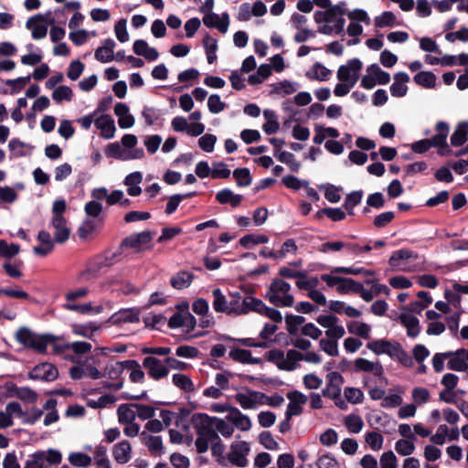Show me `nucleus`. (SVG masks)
Listing matches in <instances>:
<instances>
[{"label":"nucleus","instance_id":"52","mask_svg":"<svg viewBox=\"0 0 468 468\" xmlns=\"http://www.w3.org/2000/svg\"><path fill=\"white\" fill-rule=\"evenodd\" d=\"M468 134V122H462L456 126L452 137L451 143L453 146H461L466 141Z\"/></svg>","mask_w":468,"mask_h":468},{"label":"nucleus","instance_id":"47","mask_svg":"<svg viewBox=\"0 0 468 468\" xmlns=\"http://www.w3.org/2000/svg\"><path fill=\"white\" fill-rule=\"evenodd\" d=\"M263 116L266 120V122L263 124L262 129L267 134L275 133L279 128L278 118L274 111L266 109L263 111Z\"/></svg>","mask_w":468,"mask_h":468},{"label":"nucleus","instance_id":"18","mask_svg":"<svg viewBox=\"0 0 468 468\" xmlns=\"http://www.w3.org/2000/svg\"><path fill=\"white\" fill-rule=\"evenodd\" d=\"M235 400L243 410H257L261 407L262 392L245 389L235 394Z\"/></svg>","mask_w":468,"mask_h":468},{"label":"nucleus","instance_id":"26","mask_svg":"<svg viewBox=\"0 0 468 468\" xmlns=\"http://www.w3.org/2000/svg\"><path fill=\"white\" fill-rule=\"evenodd\" d=\"M227 420L231 422L238 430L242 431H249L252 427V422L250 417L243 414L238 408L230 410L229 414L227 415Z\"/></svg>","mask_w":468,"mask_h":468},{"label":"nucleus","instance_id":"43","mask_svg":"<svg viewBox=\"0 0 468 468\" xmlns=\"http://www.w3.org/2000/svg\"><path fill=\"white\" fill-rule=\"evenodd\" d=\"M339 132L333 127H324L323 125H316L314 127V143L321 144L326 138H337Z\"/></svg>","mask_w":468,"mask_h":468},{"label":"nucleus","instance_id":"37","mask_svg":"<svg viewBox=\"0 0 468 468\" xmlns=\"http://www.w3.org/2000/svg\"><path fill=\"white\" fill-rule=\"evenodd\" d=\"M133 48L136 55L143 56L149 61H154L159 57L158 51L154 48L149 47L147 42L142 39L134 41Z\"/></svg>","mask_w":468,"mask_h":468},{"label":"nucleus","instance_id":"49","mask_svg":"<svg viewBox=\"0 0 468 468\" xmlns=\"http://www.w3.org/2000/svg\"><path fill=\"white\" fill-rule=\"evenodd\" d=\"M418 297H425L424 302H413L409 306H405L402 308L403 312H408L410 314L416 313L420 314L423 309H425L429 304L431 303L432 298L427 292L420 291L418 292Z\"/></svg>","mask_w":468,"mask_h":468},{"label":"nucleus","instance_id":"46","mask_svg":"<svg viewBox=\"0 0 468 468\" xmlns=\"http://www.w3.org/2000/svg\"><path fill=\"white\" fill-rule=\"evenodd\" d=\"M118 421L121 424L133 422L136 419L134 404H122L117 409Z\"/></svg>","mask_w":468,"mask_h":468},{"label":"nucleus","instance_id":"21","mask_svg":"<svg viewBox=\"0 0 468 468\" xmlns=\"http://www.w3.org/2000/svg\"><path fill=\"white\" fill-rule=\"evenodd\" d=\"M399 345L387 339H375L367 344V348L378 356L388 355L392 357Z\"/></svg>","mask_w":468,"mask_h":468},{"label":"nucleus","instance_id":"16","mask_svg":"<svg viewBox=\"0 0 468 468\" xmlns=\"http://www.w3.org/2000/svg\"><path fill=\"white\" fill-rule=\"evenodd\" d=\"M317 324L325 329V336L341 339L346 335V330L339 324V319L333 314H321L316 318Z\"/></svg>","mask_w":468,"mask_h":468},{"label":"nucleus","instance_id":"57","mask_svg":"<svg viewBox=\"0 0 468 468\" xmlns=\"http://www.w3.org/2000/svg\"><path fill=\"white\" fill-rule=\"evenodd\" d=\"M396 16L390 11H385L374 18V25L378 28L392 27L396 26Z\"/></svg>","mask_w":468,"mask_h":468},{"label":"nucleus","instance_id":"41","mask_svg":"<svg viewBox=\"0 0 468 468\" xmlns=\"http://www.w3.org/2000/svg\"><path fill=\"white\" fill-rule=\"evenodd\" d=\"M100 329L97 323L90 322L87 324H71L72 333L76 335L85 338H91L95 332Z\"/></svg>","mask_w":468,"mask_h":468},{"label":"nucleus","instance_id":"53","mask_svg":"<svg viewBox=\"0 0 468 468\" xmlns=\"http://www.w3.org/2000/svg\"><path fill=\"white\" fill-rule=\"evenodd\" d=\"M403 391L400 389L390 391L388 395H385L381 401V407L385 409H393L400 406L403 402L402 399Z\"/></svg>","mask_w":468,"mask_h":468},{"label":"nucleus","instance_id":"45","mask_svg":"<svg viewBox=\"0 0 468 468\" xmlns=\"http://www.w3.org/2000/svg\"><path fill=\"white\" fill-rule=\"evenodd\" d=\"M8 148L16 157L29 155L33 147L18 139H12L8 144Z\"/></svg>","mask_w":468,"mask_h":468},{"label":"nucleus","instance_id":"30","mask_svg":"<svg viewBox=\"0 0 468 468\" xmlns=\"http://www.w3.org/2000/svg\"><path fill=\"white\" fill-rule=\"evenodd\" d=\"M410 76L406 72H398L394 75V82L390 86V93L393 97H404L408 92L407 83Z\"/></svg>","mask_w":468,"mask_h":468},{"label":"nucleus","instance_id":"58","mask_svg":"<svg viewBox=\"0 0 468 468\" xmlns=\"http://www.w3.org/2000/svg\"><path fill=\"white\" fill-rule=\"evenodd\" d=\"M144 443L153 455L159 456L164 453L163 441L160 436L148 435L145 437Z\"/></svg>","mask_w":468,"mask_h":468},{"label":"nucleus","instance_id":"13","mask_svg":"<svg viewBox=\"0 0 468 468\" xmlns=\"http://www.w3.org/2000/svg\"><path fill=\"white\" fill-rule=\"evenodd\" d=\"M250 452L249 442L244 441L231 443L227 458L229 462L237 467H245L248 464V455Z\"/></svg>","mask_w":468,"mask_h":468},{"label":"nucleus","instance_id":"23","mask_svg":"<svg viewBox=\"0 0 468 468\" xmlns=\"http://www.w3.org/2000/svg\"><path fill=\"white\" fill-rule=\"evenodd\" d=\"M49 226L53 229L55 241L62 243L69 239L70 229L64 217H52Z\"/></svg>","mask_w":468,"mask_h":468},{"label":"nucleus","instance_id":"24","mask_svg":"<svg viewBox=\"0 0 468 468\" xmlns=\"http://www.w3.org/2000/svg\"><path fill=\"white\" fill-rule=\"evenodd\" d=\"M153 236L154 233L148 230L134 233L127 237L122 241V245L139 251L144 245L152 240Z\"/></svg>","mask_w":468,"mask_h":468},{"label":"nucleus","instance_id":"2","mask_svg":"<svg viewBox=\"0 0 468 468\" xmlns=\"http://www.w3.org/2000/svg\"><path fill=\"white\" fill-rule=\"evenodd\" d=\"M16 340L23 346L32 348L38 353H46L48 346L55 353H59L58 338L50 334L37 335L27 327H21L16 334Z\"/></svg>","mask_w":468,"mask_h":468},{"label":"nucleus","instance_id":"44","mask_svg":"<svg viewBox=\"0 0 468 468\" xmlns=\"http://www.w3.org/2000/svg\"><path fill=\"white\" fill-rule=\"evenodd\" d=\"M216 199L220 204H230L232 207H237L242 200V197L240 195L235 194L229 188H225L217 193Z\"/></svg>","mask_w":468,"mask_h":468},{"label":"nucleus","instance_id":"38","mask_svg":"<svg viewBox=\"0 0 468 468\" xmlns=\"http://www.w3.org/2000/svg\"><path fill=\"white\" fill-rule=\"evenodd\" d=\"M305 76L309 80L326 81L331 78L332 71L323 64L316 62L306 71Z\"/></svg>","mask_w":468,"mask_h":468},{"label":"nucleus","instance_id":"64","mask_svg":"<svg viewBox=\"0 0 468 468\" xmlns=\"http://www.w3.org/2000/svg\"><path fill=\"white\" fill-rule=\"evenodd\" d=\"M96 32H89L85 29L73 30L69 34V39L77 46H80L88 42L90 37H95Z\"/></svg>","mask_w":468,"mask_h":468},{"label":"nucleus","instance_id":"3","mask_svg":"<svg viewBox=\"0 0 468 468\" xmlns=\"http://www.w3.org/2000/svg\"><path fill=\"white\" fill-rule=\"evenodd\" d=\"M213 295V308L218 313H225L229 315H242L244 309H242V297L239 292H230L225 296L220 289H214Z\"/></svg>","mask_w":468,"mask_h":468},{"label":"nucleus","instance_id":"48","mask_svg":"<svg viewBox=\"0 0 468 468\" xmlns=\"http://www.w3.org/2000/svg\"><path fill=\"white\" fill-rule=\"evenodd\" d=\"M63 308L69 311H75L81 314H101L103 310L102 306H92L90 303L75 304L73 303H65Z\"/></svg>","mask_w":468,"mask_h":468},{"label":"nucleus","instance_id":"25","mask_svg":"<svg viewBox=\"0 0 468 468\" xmlns=\"http://www.w3.org/2000/svg\"><path fill=\"white\" fill-rule=\"evenodd\" d=\"M399 320L400 324L407 329L408 336L415 338L420 335V320L413 314L402 312L399 316Z\"/></svg>","mask_w":468,"mask_h":468},{"label":"nucleus","instance_id":"32","mask_svg":"<svg viewBox=\"0 0 468 468\" xmlns=\"http://www.w3.org/2000/svg\"><path fill=\"white\" fill-rule=\"evenodd\" d=\"M346 329L350 335H356L363 339H369L371 336V325L361 320L347 321Z\"/></svg>","mask_w":468,"mask_h":468},{"label":"nucleus","instance_id":"63","mask_svg":"<svg viewBox=\"0 0 468 468\" xmlns=\"http://www.w3.org/2000/svg\"><path fill=\"white\" fill-rule=\"evenodd\" d=\"M319 280L316 277L308 278L305 273L300 272L296 277V286L301 290H307L308 292L318 286Z\"/></svg>","mask_w":468,"mask_h":468},{"label":"nucleus","instance_id":"10","mask_svg":"<svg viewBox=\"0 0 468 468\" xmlns=\"http://www.w3.org/2000/svg\"><path fill=\"white\" fill-rule=\"evenodd\" d=\"M338 5L328 10V16L325 24L318 27V32L324 35L341 34L346 25L345 19L342 17V12L338 14Z\"/></svg>","mask_w":468,"mask_h":468},{"label":"nucleus","instance_id":"56","mask_svg":"<svg viewBox=\"0 0 468 468\" xmlns=\"http://www.w3.org/2000/svg\"><path fill=\"white\" fill-rule=\"evenodd\" d=\"M436 76L431 71H420L414 76V81L426 89H432L436 86Z\"/></svg>","mask_w":468,"mask_h":468},{"label":"nucleus","instance_id":"5","mask_svg":"<svg viewBox=\"0 0 468 468\" xmlns=\"http://www.w3.org/2000/svg\"><path fill=\"white\" fill-rule=\"evenodd\" d=\"M60 451L53 448L40 450L29 455L25 463L24 468H48L58 466L62 462Z\"/></svg>","mask_w":468,"mask_h":468},{"label":"nucleus","instance_id":"50","mask_svg":"<svg viewBox=\"0 0 468 468\" xmlns=\"http://www.w3.org/2000/svg\"><path fill=\"white\" fill-rule=\"evenodd\" d=\"M303 354L291 349L286 354L283 353L282 369L292 371L298 366V362L302 360Z\"/></svg>","mask_w":468,"mask_h":468},{"label":"nucleus","instance_id":"14","mask_svg":"<svg viewBox=\"0 0 468 468\" xmlns=\"http://www.w3.org/2000/svg\"><path fill=\"white\" fill-rule=\"evenodd\" d=\"M52 23L53 20H48V15L37 14L26 21V28L30 31L33 39L40 40L46 37L48 27Z\"/></svg>","mask_w":468,"mask_h":468},{"label":"nucleus","instance_id":"40","mask_svg":"<svg viewBox=\"0 0 468 468\" xmlns=\"http://www.w3.org/2000/svg\"><path fill=\"white\" fill-rule=\"evenodd\" d=\"M229 356L234 361L242 364L255 365L261 363L260 358L253 357L251 352L246 349L234 348L230 350Z\"/></svg>","mask_w":468,"mask_h":468},{"label":"nucleus","instance_id":"1","mask_svg":"<svg viewBox=\"0 0 468 468\" xmlns=\"http://www.w3.org/2000/svg\"><path fill=\"white\" fill-rule=\"evenodd\" d=\"M339 274L374 276L376 274L373 270L356 267H333L329 273L321 275V280L330 288H335L340 294L355 293L358 285V282L352 278L342 277Z\"/></svg>","mask_w":468,"mask_h":468},{"label":"nucleus","instance_id":"51","mask_svg":"<svg viewBox=\"0 0 468 468\" xmlns=\"http://www.w3.org/2000/svg\"><path fill=\"white\" fill-rule=\"evenodd\" d=\"M355 367L356 370L370 372L375 375H379L382 372V367L379 363H375L362 357L356 359Z\"/></svg>","mask_w":468,"mask_h":468},{"label":"nucleus","instance_id":"62","mask_svg":"<svg viewBox=\"0 0 468 468\" xmlns=\"http://www.w3.org/2000/svg\"><path fill=\"white\" fill-rule=\"evenodd\" d=\"M415 449L412 439H400L395 442V451L401 456H410Z\"/></svg>","mask_w":468,"mask_h":468},{"label":"nucleus","instance_id":"36","mask_svg":"<svg viewBox=\"0 0 468 468\" xmlns=\"http://www.w3.org/2000/svg\"><path fill=\"white\" fill-rule=\"evenodd\" d=\"M37 239L39 244L33 249L35 254L39 256H46L52 251L54 248V241L51 238V235L48 231H39Z\"/></svg>","mask_w":468,"mask_h":468},{"label":"nucleus","instance_id":"7","mask_svg":"<svg viewBox=\"0 0 468 468\" xmlns=\"http://www.w3.org/2000/svg\"><path fill=\"white\" fill-rule=\"evenodd\" d=\"M197 325L196 318L189 313V304L182 302L176 305V312L170 317L168 326L172 329L183 328L189 333Z\"/></svg>","mask_w":468,"mask_h":468},{"label":"nucleus","instance_id":"11","mask_svg":"<svg viewBox=\"0 0 468 468\" xmlns=\"http://www.w3.org/2000/svg\"><path fill=\"white\" fill-rule=\"evenodd\" d=\"M390 81V75L382 70L377 64L367 68V74L361 80V86L364 89L371 90L377 84L385 85Z\"/></svg>","mask_w":468,"mask_h":468},{"label":"nucleus","instance_id":"15","mask_svg":"<svg viewBox=\"0 0 468 468\" xmlns=\"http://www.w3.org/2000/svg\"><path fill=\"white\" fill-rule=\"evenodd\" d=\"M105 154L107 157H112L122 161H129L144 158V151L142 148L125 150L122 144L118 143H112L107 145Z\"/></svg>","mask_w":468,"mask_h":468},{"label":"nucleus","instance_id":"39","mask_svg":"<svg viewBox=\"0 0 468 468\" xmlns=\"http://www.w3.org/2000/svg\"><path fill=\"white\" fill-rule=\"evenodd\" d=\"M143 180L141 172H133L129 174L124 179V185L128 187L127 192L132 197H137L142 193L140 184Z\"/></svg>","mask_w":468,"mask_h":468},{"label":"nucleus","instance_id":"8","mask_svg":"<svg viewBox=\"0 0 468 468\" xmlns=\"http://www.w3.org/2000/svg\"><path fill=\"white\" fill-rule=\"evenodd\" d=\"M343 383L344 378L338 372H330L326 376V385L322 390L324 397L333 399L335 404L341 409L345 408V402L341 399Z\"/></svg>","mask_w":468,"mask_h":468},{"label":"nucleus","instance_id":"20","mask_svg":"<svg viewBox=\"0 0 468 468\" xmlns=\"http://www.w3.org/2000/svg\"><path fill=\"white\" fill-rule=\"evenodd\" d=\"M58 377L57 368L49 363L37 365L30 372L29 378L36 380L53 381Z\"/></svg>","mask_w":468,"mask_h":468},{"label":"nucleus","instance_id":"33","mask_svg":"<svg viewBox=\"0 0 468 468\" xmlns=\"http://www.w3.org/2000/svg\"><path fill=\"white\" fill-rule=\"evenodd\" d=\"M112 456L116 463L124 464L132 458V445L128 441H122L112 448Z\"/></svg>","mask_w":468,"mask_h":468},{"label":"nucleus","instance_id":"12","mask_svg":"<svg viewBox=\"0 0 468 468\" xmlns=\"http://www.w3.org/2000/svg\"><path fill=\"white\" fill-rule=\"evenodd\" d=\"M346 16L350 20V23L346 27V33L350 37H358L362 35L364 29L360 23L369 25L371 21L367 12L361 8L350 10L347 12Z\"/></svg>","mask_w":468,"mask_h":468},{"label":"nucleus","instance_id":"61","mask_svg":"<svg viewBox=\"0 0 468 468\" xmlns=\"http://www.w3.org/2000/svg\"><path fill=\"white\" fill-rule=\"evenodd\" d=\"M192 280L193 275L190 272L181 271L172 278L171 284L175 289L181 290L190 286Z\"/></svg>","mask_w":468,"mask_h":468},{"label":"nucleus","instance_id":"59","mask_svg":"<svg viewBox=\"0 0 468 468\" xmlns=\"http://www.w3.org/2000/svg\"><path fill=\"white\" fill-rule=\"evenodd\" d=\"M93 459L97 468H111V463L107 457V450L104 446L99 445L95 447Z\"/></svg>","mask_w":468,"mask_h":468},{"label":"nucleus","instance_id":"4","mask_svg":"<svg viewBox=\"0 0 468 468\" xmlns=\"http://www.w3.org/2000/svg\"><path fill=\"white\" fill-rule=\"evenodd\" d=\"M388 264L398 271L415 272L421 270L419 256L410 250L394 251L388 260Z\"/></svg>","mask_w":468,"mask_h":468},{"label":"nucleus","instance_id":"55","mask_svg":"<svg viewBox=\"0 0 468 468\" xmlns=\"http://www.w3.org/2000/svg\"><path fill=\"white\" fill-rule=\"evenodd\" d=\"M101 226L100 219H86L79 228V235L81 239H87L92 233L96 232Z\"/></svg>","mask_w":468,"mask_h":468},{"label":"nucleus","instance_id":"9","mask_svg":"<svg viewBox=\"0 0 468 468\" xmlns=\"http://www.w3.org/2000/svg\"><path fill=\"white\" fill-rule=\"evenodd\" d=\"M197 436L212 441H219L217 431L213 429V419L207 414L195 413L191 418Z\"/></svg>","mask_w":468,"mask_h":468},{"label":"nucleus","instance_id":"19","mask_svg":"<svg viewBox=\"0 0 468 468\" xmlns=\"http://www.w3.org/2000/svg\"><path fill=\"white\" fill-rule=\"evenodd\" d=\"M287 398L289 404L286 410V419L290 420L303 412V405L306 403L307 397L299 391H292L287 394Z\"/></svg>","mask_w":468,"mask_h":468},{"label":"nucleus","instance_id":"34","mask_svg":"<svg viewBox=\"0 0 468 468\" xmlns=\"http://www.w3.org/2000/svg\"><path fill=\"white\" fill-rule=\"evenodd\" d=\"M139 312L136 309H125L112 315L110 322L112 324H133L139 322Z\"/></svg>","mask_w":468,"mask_h":468},{"label":"nucleus","instance_id":"35","mask_svg":"<svg viewBox=\"0 0 468 468\" xmlns=\"http://www.w3.org/2000/svg\"><path fill=\"white\" fill-rule=\"evenodd\" d=\"M115 42L112 38L103 41L101 47L95 50V58L102 63L111 62L114 59Z\"/></svg>","mask_w":468,"mask_h":468},{"label":"nucleus","instance_id":"42","mask_svg":"<svg viewBox=\"0 0 468 468\" xmlns=\"http://www.w3.org/2000/svg\"><path fill=\"white\" fill-rule=\"evenodd\" d=\"M68 462L76 468H88L92 463V457L82 452H71L68 455Z\"/></svg>","mask_w":468,"mask_h":468},{"label":"nucleus","instance_id":"28","mask_svg":"<svg viewBox=\"0 0 468 468\" xmlns=\"http://www.w3.org/2000/svg\"><path fill=\"white\" fill-rule=\"evenodd\" d=\"M448 367L454 371H466L468 369V350L461 348L454 353H450Z\"/></svg>","mask_w":468,"mask_h":468},{"label":"nucleus","instance_id":"6","mask_svg":"<svg viewBox=\"0 0 468 468\" xmlns=\"http://www.w3.org/2000/svg\"><path fill=\"white\" fill-rule=\"evenodd\" d=\"M266 298L279 307H291L294 302L291 293V285L282 280H276L271 283Z\"/></svg>","mask_w":468,"mask_h":468},{"label":"nucleus","instance_id":"60","mask_svg":"<svg viewBox=\"0 0 468 468\" xmlns=\"http://www.w3.org/2000/svg\"><path fill=\"white\" fill-rule=\"evenodd\" d=\"M73 98V91L69 86L61 85L54 89L52 92V99L57 103L62 101H71Z\"/></svg>","mask_w":468,"mask_h":468},{"label":"nucleus","instance_id":"29","mask_svg":"<svg viewBox=\"0 0 468 468\" xmlns=\"http://www.w3.org/2000/svg\"><path fill=\"white\" fill-rule=\"evenodd\" d=\"M114 113L118 117V124L122 129H129L134 125V117L130 113L129 107L122 102L116 103Z\"/></svg>","mask_w":468,"mask_h":468},{"label":"nucleus","instance_id":"31","mask_svg":"<svg viewBox=\"0 0 468 468\" xmlns=\"http://www.w3.org/2000/svg\"><path fill=\"white\" fill-rule=\"evenodd\" d=\"M95 126L101 131V135L105 139H111L115 134L116 127L113 119L110 115L97 117Z\"/></svg>","mask_w":468,"mask_h":468},{"label":"nucleus","instance_id":"22","mask_svg":"<svg viewBox=\"0 0 468 468\" xmlns=\"http://www.w3.org/2000/svg\"><path fill=\"white\" fill-rule=\"evenodd\" d=\"M203 23L206 27H215L219 32L225 34L229 27V15L228 13H223L221 16L216 13L206 14L203 16Z\"/></svg>","mask_w":468,"mask_h":468},{"label":"nucleus","instance_id":"27","mask_svg":"<svg viewBox=\"0 0 468 468\" xmlns=\"http://www.w3.org/2000/svg\"><path fill=\"white\" fill-rule=\"evenodd\" d=\"M143 365L147 369L148 374L154 379H160L168 373L166 367L159 359L153 356L145 357Z\"/></svg>","mask_w":468,"mask_h":468},{"label":"nucleus","instance_id":"54","mask_svg":"<svg viewBox=\"0 0 468 468\" xmlns=\"http://www.w3.org/2000/svg\"><path fill=\"white\" fill-rule=\"evenodd\" d=\"M339 338L324 337L319 340L320 349L330 356H337L339 355L338 348Z\"/></svg>","mask_w":468,"mask_h":468},{"label":"nucleus","instance_id":"17","mask_svg":"<svg viewBox=\"0 0 468 468\" xmlns=\"http://www.w3.org/2000/svg\"><path fill=\"white\" fill-rule=\"evenodd\" d=\"M362 62L358 58L349 59L346 64L338 68L336 77L339 81H346L356 85L359 79V72L362 69Z\"/></svg>","mask_w":468,"mask_h":468}]
</instances>
